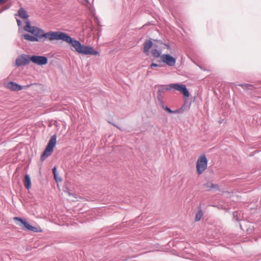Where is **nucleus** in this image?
<instances>
[{
    "label": "nucleus",
    "mask_w": 261,
    "mask_h": 261,
    "mask_svg": "<svg viewBox=\"0 0 261 261\" xmlns=\"http://www.w3.org/2000/svg\"><path fill=\"white\" fill-rule=\"evenodd\" d=\"M167 112L170 113H174L175 112H173L172 111L170 108H169L168 107H166L164 109Z\"/></svg>",
    "instance_id": "18"
},
{
    "label": "nucleus",
    "mask_w": 261,
    "mask_h": 261,
    "mask_svg": "<svg viewBox=\"0 0 261 261\" xmlns=\"http://www.w3.org/2000/svg\"><path fill=\"white\" fill-rule=\"evenodd\" d=\"M168 87L166 88V90H170L172 89H175L179 91L182 93L185 97H188L190 96L189 92L186 87L184 85L179 84H171L167 86Z\"/></svg>",
    "instance_id": "4"
},
{
    "label": "nucleus",
    "mask_w": 261,
    "mask_h": 261,
    "mask_svg": "<svg viewBox=\"0 0 261 261\" xmlns=\"http://www.w3.org/2000/svg\"><path fill=\"white\" fill-rule=\"evenodd\" d=\"M160 46L159 47V49H153L151 51V54L154 57H155V58H158L159 57H161V53L162 51V49H165V48H167V49L169 48V46L166 44L160 43Z\"/></svg>",
    "instance_id": "9"
},
{
    "label": "nucleus",
    "mask_w": 261,
    "mask_h": 261,
    "mask_svg": "<svg viewBox=\"0 0 261 261\" xmlns=\"http://www.w3.org/2000/svg\"><path fill=\"white\" fill-rule=\"evenodd\" d=\"M203 216V213L201 210H199L195 216V221H199L201 219L202 217Z\"/></svg>",
    "instance_id": "15"
},
{
    "label": "nucleus",
    "mask_w": 261,
    "mask_h": 261,
    "mask_svg": "<svg viewBox=\"0 0 261 261\" xmlns=\"http://www.w3.org/2000/svg\"><path fill=\"white\" fill-rule=\"evenodd\" d=\"M24 185L25 187V188L29 190L31 187V181L30 177L29 175L27 174L25 175L24 180Z\"/></svg>",
    "instance_id": "13"
},
{
    "label": "nucleus",
    "mask_w": 261,
    "mask_h": 261,
    "mask_svg": "<svg viewBox=\"0 0 261 261\" xmlns=\"http://www.w3.org/2000/svg\"><path fill=\"white\" fill-rule=\"evenodd\" d=\"M240 86L244 88L248 87V86L247 85H243L242 84V85H240Z\"/></svg>",
    "instance_id": "22"
},
{
    "label": "nucleus",
    "mask_w": 261,
    "mask_h": 261,
    "mask_svg": "<svg viewBox=\"0 0 261 261\" xmlns=\"http://www.w3.org/2000/svg\"><path fill=\"white\" fill-rule=\"evenodd\" d=\"M200 69H202V70H205V69H204L202 68V67H200Z\"/></svg>",
    "instance_id": "25"
},
{
    "label": "nucleus",
    "mask_w": 261,
    "mask_h": 261,
    "mask_svg": "<svg viewBox=\"0 0 261 261\" xmlns=\"http://www.w3.org/2000/svg\"><path fill=\"white\" fill-rule=\"evenodd\" d=\"M57 136L53 135L49 141L47 145L41 156V160L43 162L46 158L50 155L54 148L56 144Z\"/></svg>",
    "instance_id": "2"
},
{
    "label": "nucleus",
    "mask_w": 261,
    "mask_h": 261,
    "mask_svg": "<svg viewBox=\"0 0 261 261\" xmlns=\"http://www.w3.org/2000/svg\"><path fill=\"white\" fill-rule=\"evenodd\" d=\"M153 44L151 40H147L144 44V52L146 55H148L149 54V50L152 46Z\"/></svg>",
    "instance_id": "11"
},
{
    "label": "nucleus",
    "mask_w": 261,
    "mask_h": 261,
    "mask_svg": "<svg viewBox=\"0 0 261 261\" xmlns=\"http://www.w3.org/2000/svg\"><path fill=\"white\" fill-rule=\"evenodd\" d=\"M53 172L54 174V178L56 180V181H62L61 178H60L59 180L58 179H57L56 168V167H54L53 169Z\"/></svg>",
    "instance_id": "16"
},
{
    "label": "nucleus",
    "mask_w": 261,
    "mask_h": 261,
    "mask_svg": "<svg viewBox=\"0 0 261 261\" xmlns=\"http://www.w3.org/2000/svg\"><path fill=\"white\" fill-rule=\"evenodd\" d=\"M31 61V57L26 55H22L17 57L16 60L17 66H24L28 64Z\"/></svg>",
    "instance_id": "7"
},
{
    "label": "nucleus",
    "mask_w": 261,
    "mask_h": 261,
    "mask_svg": "<svg viewBox=\"0 0 261 261\" xmlns=\"http://www.w3.org/2000/svg\"><path fill=\"white\" fill-rule=\"evenodd\" d=\"M151 68H153L155 67H161V65L155 63H152L150 66Z\"/></svg>",
    "instance_id": "17"
},
{
    "label": "nucleus",
    "mask_w": 261,
    "mask_h": 261,
    "mask_svg": "<svg viewBox=\"0 0 261 261\" xmlns=\"http://www.w3.org/2000/svg\"><path fill=\"white\" fill-rule=\"evenodd\" d=\"M31 61L39 65H45L47 63V58L44 56H33L31 57Z\"/></svg>",
    "instance_id": "8"
},
{
    "label": "nucleus",
    "mask_w": 261,
    "mask_h": 261,
    "mask_svg": "<svg viewBox=\"0 0 261 261\" xmlns=\"http://www.w3.org/2000/svg\"><path fill=\"white\" fill-rule=\"evenodd\" d=\"M21 37L22 39H24L32 42H37L39 40V39L37 38L36 37L29 34H23L21 36Z\"/></svg>",
    "instance_id": "12"
},
{
    "label": "nucleus",
    "mask_w": 261,
    "mask_h": 261,
    "mask_svg": "<svg viewBox=\"0 0 261 261\" xmlns=\"http://www.w3.org/2000/svg\"><path fill=\"white\" fill-rule=\"evenodd\" d=\"M8 0H0V5L5 4Z\"/></svg>",
    "instance_id": "20"
},
{
    "label": "nucleus",
    "mask_w": 261,
    "mask_h": 261,
    "mask_svg": "<svg viewBox=\"0 0 261 261\" xmlns=\"http://www.w3.org/2000/svg\"><path fill=\"white\" fill-rule=\"evenodd\" d=\"M18 15L22 19H27L29 17V15L26 10L23 8H21L18 11Z\"/></svg>",
    "instance_id": "14"
},
{
    "label": "nucleus",
    "mask_w": 261,
    "mask_h": 261,
    "mask_svg": "<svg viewBox=\"0 0 261 261\" xmlns=\"http://www.w3.org/2000/svg\"><path fill=\"white\" fill-rule=\"evenodd\" d=\"M14 220L15 221H19L23 226L22 227V228L31 230L34 232H42V230L39 226L37 227H34L31 225H30L29 223H28L25 221L22 220L21 218L19 217H14Z\"/></svg>",
    "instance_id": "5"
},
{
    "label": "nucleus",
    "mask_w": 261,
    "mask_h": 261,
    "mask_svg": "<svg viewBox=\"0 0 261 261\" xmlns=\"http://www.w3.org/2000/svg\"><path fill=\"white\" fill-rule=\"evenodd\" d=\"M16 21H17V23L18 25V26H20V25H21V21H20V20H19V19H17Z\"/></svg>",
    "instance_id": "21"
},
{
    "label": "nucleus",
    "mask_w": 261,
    "mask_h": 261,
    "mask_svg": "<svg viewBox=\"0 0 261 261\" xmlns=\"http://www.w3.org/2000/svg\"><path fill=\"white\" fill-rule=\"evenodd\" d=\"M207 159L204 154L201 155L196 162V170L198 175L201 174L207 168Z\"/></svg>",
    "instance_id": "3"
},
{
    "label": "nucleus",
    "mask_w": 261,
    "mask_h": 261,
    "mask_svg": "<svg viewBox=\"0 0 261 261\" xmlns=\"http://www.w3.org/2000/svg\"><path fill=\"white\" fill-rule=\"evenodd\" d=\"M7 87L9 89L13 91H19L22 89V88L21 86L12 82L8 83L7 85Z\"/></svg>",
    "instance_id": "10"
},
{
    "label": "nucleus",
    "mask_w": 261,
    "mask_h": 261,
    "mask_svg": "<svg viewBox=\"0 0 261 261\" xmlns=\"http://www.w3.org/2000/svg\"><path fill=\"white\" fill-rule=\"evenodd\" d=\"M211 187L214 188L215 187V186L213 184H212Z\"/></svg>",
    "instance_id": "23"
},
{
    "label": "nucleus",
    "mask_w": 261,
    "mask_h": 261,
    "mask_svg": "<svg viewBox=\"0 0 261 261\" xmlns=\"http://www.w3.org/2000/svg\"><path fill=\"white\" fill-rule=\"evenodd\" d=\"M61 178L60 177H58L57 176V179H58V180Z\"/></svg>",
    "instance_id": "24"
},
{
    "label": "nucleus",
    "mask_w": 261,
    "mask_h": 261,
    "mask_svg": "<svg viewBox=\"0 0 261 261\" xmlns=\"http://www.w3.org/2000/svg\"><path fill=\"white\" fill-rule=\"evenodd\" d=\"M81 1L84 5H85L89 3L88 0H81Z\"/></svg>",
    "instance_id": "19"
},
{
    "label": "nucleus",
    "mask_w": 261,
    "mask_h": 261,
    "mask_svg": "<svg viewBox=\"0 0 261 261\" xmlns=\"http://www.w3.org/2000/svg\"><path fill=\"white\" fill-rule=\"evenodd\" d=\"M161 61L168 65L173 66L175 65L176 59L169 54H163L161 56Z\"/></svg>",
    "instance_id": "6"
},
{
    "label": "nucleus",
    "mask_w": 261,
    "mask_h": 261,
    "mask_svg": "<svg viewBox=\"0 0 261 261\" xmlns=\"http://www.w3.org/2000/svg\"><path fill=\"white\" fill-rule=\"evenodd\" d=\"M24 30L33 34L38 39L44 38L50 41L61 40L70 44L79 54L85 55H97L98 52L90 46L82 45L80 41L72 39L67 34L62 32L50 31L44 33L43 30L35 26H32L29 21L26 22Z\"/></svg>",
    "instance_id": "1"
}]
</instances>
